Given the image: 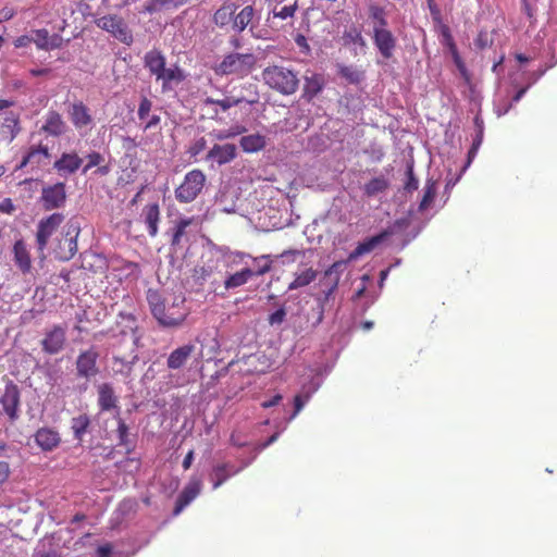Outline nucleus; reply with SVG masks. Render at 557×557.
I'll return each mask as SVG.
<instances>
[{"mask_svg":"<svg viewBox=\"0 0 557 557\" xmlns=\"http://www.w3.org/2000/svg\"><path fill=\"white\" fill-rule=\"evenodd\" d=\"M436 195V186L434 182H428L424 187V194L420 201L419 209L421 211L428 209L430 205L433 202Z\"/></svg>","mask_w":557,"mask_h":557,"instance_id":"47","label":"nucleus"},{"mask_svg":"<svg viewBox=\"0 0 557 557\" xmlns=\"http://www.w3.org/2000/svg\"><path fill=\"white\" fill-rule=\"evenodd\" d=\"M99 351L95 346L81 351L76 359L77 375L85 379L95 377L99 373Z\"/></svg>","mask_w":557,"mask_h":557,"instance_id":"9","label":"nucleus"},{"mask_svg":"<svg viewBox=\"0 0 557 557\" xmlns=\"http://www.w3.org/2000/svg\"><path fill=\"white\" fill-rule=\"evenodd\" d=\"M65 128V122L57 111H49L46 115L45 124L41 126V131L54 137L62 135Z\"/></svg>","mask_w":557,"mask_h":557,"instance_id":"26","label":"nucleus"},{"mask_svg":"<svg viewBox=\"0 0 557 557\" xmlns=\"http://www.w3.org/2000/svg\"><path fill=\"white\" fill-rule=\"evenodd\" d=\"M369 16L372 21H374L373 27H386L387 28V18L386 13L383 7L377 4L369 5Z\"/></svg>","mask_w":557,"mask_h":557,"instance_id":"45","label":"nucleus"},{"mask_svg":"<svg viewBox=\"0 0 557 557\" xmlns=\"http://www.w3.org/2000/svg\"><path fill=\"white\" fill-rule=\"evenodd\" d=\"M298 10V0H294L290 4H287V5H283V7H280V5H275L274 9L272 10V16L274 18H280V20H293L296 12Z\"/></svg>","mask_w":557,"mask_h":557,"instance_id":"42","label":"nucleus"},{"mask_svg":"<svg viewBox=\"0 0 557 557\" xmlns=\"http://www.w3.org/2000/svg\"><path fill=\"white\" fill-rule=\"evenodd\" d=\"M95 23L99 28L110 33L119 41L125 45L133 42L132 30L122 16L108 14L97 18Z\"/></svg>","mask_w":557,"mask_h":557,"instance_id":"8","label":"nucleus"},{"mask_svg":"<svg viewBox=\"0 0 557 557\" xmlns=\"http://www.w3.org/2000/svg\"><path fill=\"white\" fill-rule=\"evenodd\" d=\"M255 15L256 10L253 5L248 4L244 7L238 13H235L232 29L237 34L243 33L249 25H251Z\"/></svg>","mask_w":557,"mask_h":557,"instance_id":"30","label":"nucleus"},{"mask_svg":"<svg viewBox=\"0 0 557 557\" xmlns=\"http://www.w3.org/2000/svg\"><path fill=\"white\" fill-rule=\"evenodd\" d=\"M307 400L308 396L302 397L301 395H296L294 397V411L289 417V420H293L301 411Z\"/></svg>","mask_w":557,"mask_h":557,"instance_id":"56","label":"nucleus"},{"mask_svg":"<svg viewBox=\"0 0 557 557\" xmlns=\"http://www.w3.org/2000/svg\"><path fill=\"white\" fill-rule=\"evenodd\" d=\"M152 108V101L147 98L146 96H143L138 106L137 115L140 121H145L150 115V111Z\"/></svg>","mask_w":557,"mask_h":557,"instance_id":"49","label":"nucleus"},{"mask_svg":"<svg viewBox=\"0 0 557 557\" xmlns=\"http://www.w3.org/2000/svg\"><path fill=\"white\" fill-rule=\"evenodd\" d=\"M258 101H259V96H258V92L255 90L252 92V97L251 98L236 97V96H226L223 99H214V98H211V97H207L203 100V103L206 106H219L222 111H227L232 107L238 106V104H240L243 102H246L248 104H255Z\"/></svg>","mask_w":557,"mask_h":557,"instance_id":"19","label":"nucleus"},{"mask_svg":"<svg viewBox=\"0 0 557 557\" xmlns=\"http://www.w3.org/2000/svg\"><path fill=\"white\" fill-rule=\"evenodd\" d=\"M10 475V466L7 461H0V484L4 483Z\"/></svg>","mask_w":557,"mask_h":557,"instance_id":"59","label":"nucleus"},{"mask_svg":"<svg viewBox=\"0 0 557 557\" xmlns=\"http://www.w3.org/2000/svg\"><path fill=\"white\" fill-rule=\"evenodd\" d=\"M196 218H181L178 219L173 228H172V237H171V246L173 248H178L182 246L183 238L187 235V227L195 223Z\"/></svg>","mask_w":557,"mask_h":557,"instance_id":"32","label":"nucleus"},{"mask_svg":"<svg viewBox=\"0 0 557 557\" xmlns=\"http://www.w3.org/2000/svg\"><path fill=\"white\" fill-rule=\"evenodd\" d=\"M145 67L149 70L150 74L160 79L159 73L165 66V57L159 50H150L144 57Z\"/></svg>","mask_w":557,"mask_h":557,"instance_id":"28","label":"nucleus"},{"mask_svg":"<svg viewBox=\"0 0 557 557\" xmlns=\"http://www.w3.org/2000/svg\"><path fill=\"white\" fill-rule=\"evenodd\" d=\"M286 314V309L284 307H281L269 315L268 322L272 326L281 325L285 321Z\"/></svg>","mask_w":557,"mask_h":557,"instance_id":"53","label":"nucleus"},{"mask_svg":"<svg viewBox=\"0 0 557 557\" xmlns=\"http://www.w3.org/2000/svg\"><path fill=\"white\" fill-rule=\"evenodd\" d=\"M14 261L17 268L25 274L32 270V259L24 240L18 239L13 246Z\"/></svg>","mask_w":557,"mask_h":557,"instance_id":"27","label":"nucleus"},{"mask_svg":"<svg viewBox=\"0 0 557 557\" xmlns=\"http://www.w3.org/2000/svg\"><path fill=\"white\" fill-rule=\"evenodd\" d=\"M20 131L21 127L18 114L9 112L2 119H0V141H13Z\"/></svg>","mask_w":557,"mask_h":557,"instance_id":"17","label":"nucleus"},{"mask_svg":"<svg viewBox=\"0 0 557 557\" xmlns=\"http://www.w3.org/2000/svg\"><path fill=\"white\" fill-rule=\"evenodd\" d=\"M114 332L115 341L113 343L133 348L139 346L140 335L136 317L133 313L120 312Z\"/></svg>","mask_w":557,"mask_h":557,"instance_id":"4","label":"nucleus"},{"mask_svg":"<svg viewBox=\"0 0 557 557\" xmlns=\"http://www.w3.org/2000/svg\"><path fill=\"white\" fill-rule=\"evenodd\" d=\"M258 58L252 52L232 51L223 55L222 60L213 66L219 76H235L244 78L257 67Z\"/></svg>","mask_w":557,"mask_h":557,"instance_id":"2","label":"nucleus"},{"mask_svg":"<svg viewBox=\"0 0 557 557\" xmlns=\"http://www.w3.org/2000/svg\"><path fill=\"white\" fill-rule=\"evenodd\" d=\"M388 182L384 177H374L364 185V194L368 197L376 196L387 189Z\"/></svg>","mask_w":557,"mask_h":557,"instance_id":"43","label":"nucleus"},{"mask_svg":"<svg viewBox=\"0 0 557 557\" xmlns=\"http://www.w3.org/2000/svg\"><path fill=\"white\" fill-rule=\"evenodd\" d=\"M236 146L234 144H215L208 152L207 160H214L220 165L230 163L236 157Z\"/></svg>","mask_w":557,"mask_h":557,"instance_id":"24","label":"nucleus"},{"mask_svg":"<svg viewBox=\"0 0 557 557\" xmlns=\"http://www.w3.org/2000/svg\"><path fill=\"white\" fill-rule=\"evenodd\" d=\"M147 301L152 315L163 327L180 326L188 314L183 299H174L169 304L158 290L149 289Z\"/></svg>","mask_w":557,"mask_h":557,"instance_id":"1","label":"nucleus"},{"mask_svg":"<svg viewBox=\"0 0 557 557\" xmlns=\"http://www.w3.org/2000/svg\"><path fill=\"white\" fill-rule=\"evenodd\" d=\"M200 490L201 481L197 478L190 479L176 499L174 515H178L187 505H189L190 502L198 496Z\"/></svg>","mask_w":557,"mask_h":557,"instance_id":"18","label":"nucleus"},{"mask_svg":"<svg viewBox=\"0 0 557 557\" xmlns=\"http://www.w3.org/2000/svg\"><path fill=\"white\" fill-rule=\"evenodd\" d=\"M104 161L101 153L92 151L87 156V164L83 169V173H87L94 166H99Z\"/></svg>","mask_w":557,"mask_h":557,"instance_id":"50","label":"nucleus"},{"mask_svg":"<svg viewBox=\"0 0 557 557\" xmlns=\"http://www.w3.org/2000/svg\"><path fill=\"white\" fill-rule=\"evenodd\" d=\"M117 435H119L120 444L124 445V446H128V444H129L128 426L121 418H119V420H117Z\"/></svg>","mask_w":557,"mask_h":557,"instance_id":"54","label":"nucleus"},{"mask_svg":"<svg viewBox=\"0 0 557 557\" xmlns=\"http://www.w3.org/2000/svg\"><path fill=\"white\" fill-rule=\"evenodd\" d=\"M36 444L46 451L58 447L61 442L60 434L51 428H41L35 434Z\"/></svg>","mask_w":557,"mask_h":557,"instance_id":"25","label":"nucleus"},{"mask_svg":"<svg viewBox=\"0 0 557 557\" xmlns=\"http://www.w3.org/2000/svg\"><path fill=\"white\" fill-rule=\"evenodd\" d=\"M256 262H260V261H264L263 264H260L258 267V269L256 271H253L255 273V276H260V275H263L268 272H270L271 268H272V261L270 259V256L269 255H263L261 257H258L255 259Z\"/></svg>","mask_w":557,"mask_h":557,"instance_id":"51","label":"nucleus"},{"mask_svg":"<svg viewBox=\"0 0 557 557\" xmlns=\"http://www.w3.org/2000/svg\"><path fill=\"white\" fill-rule=\"evenodd\" d=\"M406 174H407V182L405 184V189L409 193L417 190L418 186H419V181L413 174L412 166H408Z\"/></svg>","mask_w":557,"mask_h":557,"instance_id":"55","label":"nucleus"},{"mask_svg":"<svg viewBox=\"0 0 557 557\" xmlns=\"http://www.w3.org/2000/svg\"><path fill=\"white\" fill-rule=\"evenodd\" d=\"M252 276H255L253 270L249 268L242 269L238 272L230 274L224 281L225 289H235L245 285Z\"/></svg>","mask_w":557,"mask_h":557,"instance_id":"35","label":"nucleus"},{"mask_svg":"<svg viewBox=\"0 0 557 557\" xmlns=\"http://www.w3.org/2000/svg\"><path fill=\"white\" fill-rule=\"evenodd\" d=\"M262 78L271 89L286 96L295 94L299 85L296 73L280 65L267 66L262 72Z\"/></svg>","mask_w":557,"mask_h":557,"instance_id":"3","label":"nucleus"},{"mask_svg":"<svg viewBox=\"0 0 557 557\" xmlns=\"http://www.w3.org/2000/svg\"><path fill=\"white\" fill-rule=\"evenodd\" d=\"M15 210L12 199L5 198L0 202V212L11 214Z\"/></svg>","mask_w":557,"mask_h":557,"instance_id":"58","label":"nucleus"},{"mask_svg":"<svg viewBox=\"0 0 557 557\" xmlns=\"http://www.w3.org/2000/svg\"><path fill=\"white\" fill-rule=\"evenodd\" d=\"M239 472L234 466L228 463L218 465L213 468L211 473L212 486L214 490L219 488L224 482H226L231 476L237 474Z\"/></svg>","mask_w":557,"mask_h":557,"instance_id":"31","label":"nucleus"},{"mask_svg":"<svg viewBox=\"0 0 557 557\" xmlns=\"http://www.w3.org/2000/svg\"><path fill=\"white\" fill-rule=\"evenodd\" d=\"M51 69H48V67H42V69H30L28 71V73L32 75V76H49L51 74Z\"/></svg>","mask_w":557,"mask_h":557,"instance_id":"61","label":"nucleus"},{"mask_svg":"<svg viewBox=\"0 0 557 557\" xmlns=\"http://www.w3.org/2000/svg\"><path fill=\"white\" fill-rule=\"evenodd\" d=\"M112 347L110 371L114 375H121L122 379H125L131 374L134 363L138 360V347L133 348L116 343H112Z\"/></svg>","mask_w":557,"mask_h":557,"instance_id":"6","label":"nucleus"},{"mask_svg":"<svg viewBox=\"0 0 557 557\" xmlns=\"http://www.w3.org/2000/svg\"><path fill=\"white\" fill-rule=\"evenodd\" d=\"M393 233L394 232L392 228H386L380 234L364 239L363 242L359 243L357 247L350 252L349 259L356 260L359 257L373 251L380 244L393 235Z\"/></svg>","mask_w":557,"mask_h":557,"instance_id":"15","label":"nucleus"},{"mask_svg":"<svg viewBox=\"0 0 557 557\" xmlns=\"http://www.w3.org/2000/svg\"><path fill=\"white\" fill-rule=\"evenodd\" d=\"M159 81H162L163 89H166L172 82L181 83L185 78L182 70L176 66L170 69H166L164 66L163 70L159 73Z\"/></svg>","mask_w":557,"mask_h":557,"instance_id":"40","label":"nucleus"},{"mask_svg":"<svg viewBox=\"0 0 557 557\" xmlns=\"http://www.w3.org/2000/svg\"><path fill=\"white\" fill-rule=\"evenodd\" d=\"M161 122L160 115L151 114L148 116L146 124L144 125L143 129L146 132L151 128H156L159 126Z\"/></svg>","mask_w":557,"mask_h":557,"instance_id":"57","label":"nucleus"},{"mask_svg":"<svg viewBox=\"0 0 557 557\" xmlns=\"http://www.w3.org/2000/svg\"><path fill=\"white\" fill-rule=\"evenodd\" d=\"M69 116L72 124L75 126V128L78 129L87 127L92 122V116L88 107L82 101L75 102L71 106V109L69 110Z\"/></svg>","mask_w":557,"mask_h":557,"instance_id":"23","label":"nucleus"},{"mask_svg":"<svg viewBox=\"0 0 557 557\" xmlns=\"http://www.w3.org/2000/svg\"><path fill=\"white\" fill-rule=\"evenodd\" d=\"M324 87V77L321 74L313 73L305 76L302 97L311 101Z\"/></svg>","mask_w":557,"mask_h":557,"instance_id":"33","label":"nucleus"},{"mask_svg":"<svg viewBox=\"0 0 557 557\" xmlns=\"http://www.w3.org/2000/svg\"><path fill=\"white\" fill-rule=\"evenodd\" d=\"M237 5L235 2L226 1L212 15V22L221 29L232 27Z\"/></svg>","mask_w":557,"mask_h":557,"instance_id":"20","label":"nucleus"},{"mask_svg":"<svg viewBox=\"0 0 557 557\" xmlns=\"http://www.w3.org/2000/svg\"><path fill=\"white\" fill-rule=\"evenodd\" d=\"M63 221L64 215L62 213H52L48 218L40 220L36 233V243L39 251L45 250L49 238Z\"/></svg>","mask_w":557,"mask_h":557,"instance_id":"10","label":"nucleus"},{"mask_svg":"<svg viewBox=\"0 0 557 557\" xmlns=\"http://www.w3.org/2000/svg\"><path fill=\"white\" fill-rule=\"evenodd\" d=\"M240 146L245 152H257L265 147V138L260 134L242 137Z\"/></svg>","mask_w":557,"mask_h":557,"instance_id":"37","label":"nucleus"},{"mask_svg":"<svg viewBox=\"0 0 557 557\" xmlns=\"http://www.w3.org/2000/svg\"><path fill=\"white\" fill-rule=\"evenodd\" d=\"M282 399V396L280 394L274 395L271 399L264 400L261 403V406L263 408H270L273 406H276Z\"/></svg>","mask_w":557,"mask_h":557,"instance_id":"62","label":"nucleus"},{"mask_svg":"<svg viewBox=\"0 0 557 557\" xmlns=\"http://www.w3.org/2000/svg\"><path fill=\"white\" fill-rule=\"evenodd\" d=\"M78 230L73 228L67 231L66 234L58 238L57 244L53 248L54 257L60 261H69L74 257L77 251L76 237Z\"/></svg>","mask_w":557,"mask_h":557,"instance_id":"11","label":"nucleus"},{"mask_svg":"<svg viewBox=\"0 0 557 557\" xmlns=\"http://www.w3.org/2000/svg\"><path fill=\"white\" fill-rule=\"evenodd\" d=\"M97 553L98 557H109L111 554V547L109 545L100 546Z\"/></svg>","mask_w":557,"mask_h":557,"instance_id":"64","label":"nucleus"},{"mask_svg":"<svg viewBox=\"0 0 557 557\" xmlns=\"http://www.w3.org/2000/svg\"><path fill=\"white\" fill-rule=\"evenodd\" d=\"M49 158L50 152L48 146H32L23 157L21 163L15 168V170H22L28 165H30L32 169H37L41 164H44Z\"/></svg>","mask_w":557,"mask_h":557,"instance_id":"14","label":"nucleus"},{"mask_svg":"<svg viewBox=\"0 0 557 557\" xmlns=\"http://www.w3.org/2000/svg\"><path fill=\"white\" fill-rule=\"evenodd\" d=\"M338 74L349 84H359L363 79V72L352 65H341Z\"/></svg>","mask_w":557,"mask_h":557,"instance_id":"44","label":"nucleus"},{"mask_svg":"<svg viewBox=\"0 0 557 557\" xmlns=\"http://www.w3.org/2000/svg\"><path fill=\"white\" fill-rule=\"evenodd\" d=\"M373 41L380 53L389 59L396 47V38L386 27H373Z\"/></svg>","mask_w":557,"mask_h":557,"instance_id":"13","label":"nucleus"},{"mask_svg":"<svg viewBox=\"0 0 557 557\" xmlns=\"http://www.w3.org/2000/svg\"><path fill=\"white\" fill-rule=\"evenodd\" d=\"M18 392L16 389V385H10L3 397L0 399L2 404L4 412L10 417L11 420H14L17 417V407H18Z\"/></svg>","mask_w":557,"mask_h":557,"instance_id":"29","label":"nucleus"},{"mask_svg":"<svg viewBox=\"0 0 557 557\" xmlns=\"http://www.w3.org/2000/svg\"><path fill=\"white\" fill-rule=\"evenodd\" d=\"M191 0H148L143 8L144 13L156 14L164 11H174L190 3Z\"/></svg>","mask_w":557,"mask_h":557,"instance_id":"22","label":"nucleus"},{"mask_svg":"<svg viewBox=\"0 0 557 557\" xmlns=\"http://www.w3.org/2000/svg\"><path fill=\"white\" fill-rule=\"evenodd\" d=\"M492 44H493V39L488 35V33L486 30H480L474 40L475 47L480 50H483L487 47H491Z\"/></svg>","mask_w":557,"mask_h":557,"instance_id":"52","label":"nucleus"},{"mask_svg":"<svg viewBox=\"0 0 557 557\" xmlns=\"http://www.w3.org/2000/svg\"><path fill=\"white\" fill-rule=\"evenodd\" d=\"M83 159L75 152H64L54 162L53 168L60 175H69L75 173L82 165Z\"/></svg>","mask_w":557,"mask_h":557,"instance_id":"21","label":"nucleus"},{"mask_svg":"<svg viewBox=\"0 0 557 557\" xmlns=\"http://www.w3.org/2000/svg\"><path fill=\"white\" fill-rule=\"evenodd\" d=\"M205 147H206V140H205V138H200L199 140L196 141L194 147L190 149V153L196 156L200 151H202L205 149Z\"/></svg>","mask_w":557,"mask_h":557,"instance_id":"63","label":"nucleus"},{"mask_svg":"<svg viewBox=\"0 0 557 557\" xmlns=\"http://www.w3.org/2000/svg\"><path fill=\"white\" fill-rule=\"evenodd\" d=\"M90 425V419L87 414H79L74 417L71 421V428L74 433V437L77 441H82Z\"/></svg>","mask_w":557,"mask_h":557,"instance_id":"41","label":"nucleus"},{"mask_svg":"<svg viewBox=\"0 0 557 557\" xmlns=\"http://www.w3.org/2000/svg\"><path fill=\"white\" fill-rule=\"evenodd\" d=\"M67 327L63 324H54L45 330L40 339L41 350L49 356L61 354L67 344Z\"/></svg>","mask_w":557,"mask_h":557,"instance_id":"7","label":"nucleus"},{"mask_svg":"<svg viewBox=\"0 0 557 557\" xmlns=\"http://www.w3.org/2000/svg\"><path fill=\"white\" fill-rule=\"evenodd\" d=\"M318 272L313 270L312 268H309L305 271H302L299 274H296L293 282L289 283L288 289H298L305 286H308L310 283H312L317 278Z\"/></svg>","mask_w":557,"mask_h":557,"instance_id":"39","label":"nucleus"},{"mask_svg":"<svg viewBox=\"0 0 557 557\" xmlns=\"http://www.w3.org/2000/svg\"><path fill=\"white\" fill-rule=\"evenodd\" d=\"M197 354L195 344L188 343L174 349L168 357L166 366L171 370L181 369Z\"/></svg>","mask_w":557,"mask_h":557,"instance_id":"16","label":"nucleus"},{"mask_svg":"<svg viewBox=\"0 0 557 557\" xmlns=\"http://www.w3.org/2000/svg\"><path fill=\"white\" fill-rule=\"evenodd\" d=\"M160 220V209L157 203H150L145 207V221L150 236L158 234V223Z\"/></svg>","mask_w":557,"mask_h":557,"instance_id":"36","label":"nucleus"},{"mask_svg":"<svg viewBox=\"0 0 557 557\" xmlns=\"http://www.w3.org/2000/svg\"><path fill=\"white\" fill-rule=\"evenodd\" d=\"M34 34L35 37L32 41H34L39 49L50 50L61 46V37L58 35L50 37L48 30L45 28L37 29Z\"/></svg>","mask_w":557,"mask_h":557,"instance_id":"34","label":"nucleus"},{"mask_svg":"<svg viewBox=\"0 0 557 557\" xmlns=\"http://www.w3.org/2000/svg\"><path fill=\"white\" fill-rule=\"evenodd\" d=\"M207 177L199 169L186 173L183 182L175 188V198L181 203L194 201L202 191Z\"/></svg>","mask_w":557,"mask_h":557,"instance_id":"5","label":"nucleus"},{"mask_svg":"<svg viewBox=\"0 0 557 557\" xmlns=\"http://www.w3.org/2000/svg\"><path fill=\"white\" fill-rule=\"evenodd\" d=\"M244 131H245L244 127H237L235 132H221V133L216 134L215 137L219 140H223V139L233 137L237 134H242Z\"/></svg>","mask_w":557,"mask_h":557,"instance_id":"60","label":"nucleus"},{"mask_svg":"<svg viewBox=\"0 0 557 557\" xmlns=\"http://www.w3.org/2000/svg\"><path fill=\"white\" fill-rule=\"evenodd\" d=\"M100 409L103 411L111 410L116 408L117 398L114 395L110 385H102L99 389V399H98Z\"/></svg>","mask_w":557,"mask_h":557,"instance_id":"38","label":"nucleus"},{"mask_svg":"<svg viewBox=\"0 0 557 557\" xmlns=\"http://www.w3.org/2000/svg\"><path fill=\"white\" fill-rule=\"evenodd\" d=\"M445 36L447 37L448 39V45H449V48L451 50V53H453V57H454V61H455V64L457 65L458 70L462 73V74H466L467 73V69L465 66V63L463 61L461 60L458 51H457V48H456V45L455 42L453 41V38L448 32V28L445 29L444 32Z\"/></svg>","mask_w":557,"mask_h":557,"instance_id":"48","label":"nucleus"},{"mask_svg":"<svg viewBox=\"0 0 557 557\" xmlns=\"http://www.w3.org/2000/svg\"><path fill=\"white\" fill-rule=\"evenodd\" d=\"M343 41L345 46L348 45H359L361 47L366 46V41L361 35V32L358 30L356 27H352L348 30H345L343 34Z\"/></svg>","mask_w":557,"mask_h":557,"instance_id":"46","label":"nucleus"},{"mask_svg":"<svg viewBox=\"0 0 557 557\" xmlns=\"http://www.w3.org/2000/svg\"><path fill=\"white\" fill-rule=\"evenodd\" d=\"M66 200L65 184L57 183L52 186L42 188L40 201L45 210L61 208Z\"/></svg>","mask_w":557,"mask_h":557,"instance_id":"12","label":"nucleus"}]
</instances>
